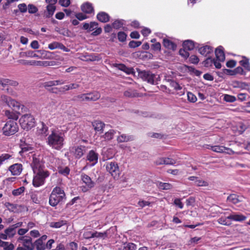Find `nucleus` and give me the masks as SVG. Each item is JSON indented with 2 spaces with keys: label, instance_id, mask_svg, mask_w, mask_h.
<instances>
[{
  "label": "nucleus",
  "instance_id": "40",
  "mask_svg": "<svg viewBox=\"0 0 250 250\" xmlns=\"http://www.w3.org/2000/svg\"><path fill=\"white\" fill-rule=\"evenodd\" d=\"M115 133V131L113 129H110L106 132L103 136V137L105 141H108L112 139Z\"/></svg>",
  "mask_w": 250,
  "mask_h": 250
},
{
  "label": "nucleus",
  "instance_id": "47",
  "mask_svg": "<svg viewBox=\"0 0 250 250\" xmlns=\"http://www.w3.org/2000/svg\"><path fill=\"white\" fill-rule=\"evenodd\" d=\"M12 156L8 153H3L0 156V166L6 160L12 158Z\"/></svg>",
  "mask_w": 250,
  "mask_h": 250
},
{
  "label": "nucleus",
  "instance_id": "30",
  "mask_svg": "<svg viewBox=\"0 0 250 250\" xmlns=\"http://www.w3.org/2000/svg\"><path fill=\"white\" fill-rule=\"evenodd\" d=\"M0 247L3 248V250H13L15 247L14 245L8 242H4L0 240Z\"/></svg>",
  "mask_w": 250,
  "mask_h": 250
},
{
  "label": "nucleus",
  "instance_id": "42",
  "mask_svg": "<svg viewBox=\"0 0 250 250\" xmlns=\"http://www.w3.org/2000/svg\"><path fill=\"white\" fill-rule=\"evenodd\" d=\"M5 232L7 234L8 238H12L16 234V230L10 226L9 228L5 229Z\"/></svg>",
  "mask_w": 250,
  "mask_h": 250
},
{
  "label": "nucleus",
  "instance_id": "4",
  "mask_svg": "<svg viewBox=\"0 0 250 250\" xmlns=\"http://www.w3.org/2000/svg\"><path fill=\"white\" fill-rule=\"evenodd\" d=\"M33 176L32 184L34 187L38 188L43 185L46 178L50 174L47 170H39Z\"/></svg>",
  "mask_w": 250,
  "mask_h": 250
},
{
  "label": "nucleus",
  "instance_id": "28",
  "mask_svg": "<svg viewBox=\"0 0 250 250\" xmlns=\"http://www.w3.org/2000/svg\"><path fill=\"white\" fill-rule=\"evenodd\" d=\"M133 137L132 136L127 135L125 134H122L117 138L118 143L127 142L128 141H132Z\"/></svg>",
  "mask_w": 250,
  "mask_h": 250
},
{
  "label": "nucleus",
  "instance_id": "38",
  "mask_svg": "<svg viewBox=\"0 0 250 250\" xmlns=\"http://www.w3.org/2000/svg\"><path fill=\"white\" fill-rule=\"evenodd\" d=\"M158 187L162 190H168L172 188V185L169 183L158 182L157 184Z\"/></svg>",
  "mask_w": 250,
  "mask_h": 250
},
{
  "label": "nucleus",
  "instance_id": "25",
  "mask_svg": "<svg viewBox=\"0 0 250 250\" xmlns=\"http://www.w3.org/2000/svg\"><path fill=\"white\" fill-rule=\"evenodd\" d=\"M98 26V23L95 21L90 22V23H84L83 24V28L85 30H87L89 32L94 30L97 28Z\"/></svg>",
  "mask_w": 250,
  "mask_h": 250
},
{
  "label": "nucleus",
  "instance_id": "59",
  "mask_svg": "<svg viewBox=\"0 0 250 250\" xmlns=\"http://www.w3.org/2000/svg\"><path fill=\"white\" fill-rule=\"evenodd\" d=\"M54 84L55 83L54 81H50L43 83L42 85L46 89L48 90L50 87H52V86H55Z\"/></svg>",
  "mask_w": 250,
  "mask_h": 250
},
{
  "label": "nucleus",
  "instance_id": "18",
  "mask_svg": "<svg viewBox=\"0 0 250 250\" xmlns=\"http://www.w3.org/2000/svg\"><path fill=\"white\" fill-rule=\"evenodd\" d=\"M216 59L217 62H223L225 60V55L224 52L223 51V48L222 46H220L217 47L215 51Z\"/></svg>",
  "mask_w": 250,
  "mask_h": 250
},
{
  "label": "nucleus",
  "instance_id": "63",
  "mask_svg": "<svg viewBox=\"0 0 250 250\" xmlns=\"http://www.w3.org/2000/svg\"><path fill=\"white\" fill-rule=\"evenodd\" d=\"M5 206L8 209L11 211H14L15 209L16 208V206L15 205L9 202L6 203Z\"/></svg>",
  "mask_w": 250,
  "mask_h": 250
},
{
  "label": "nucleus",
  "instance_id": "5",
  "mask_svg": "<svg viewBox=\"0 0 250 250\" xmlns=\"http://www.w3.org/2000/svg\"><path fill=\"white\" fill-rule=\"evenodd\" d=\"M19 127L17 123L13 120H9L5 124L2 128V133L3 135L9 136L15 134L18 132Z\"/></svg>",
  "mask_w": 250,
  "mask_h": 250
},
{
  "label": "nucleus",
  "instance_id": "15",
  "mask_svg": "<svg viewBox=\"0 0 250 250\" xmlns=\"http://www.w3.org/2000/svg\"><path fill=\"white\" fill-rule=\"evenodd\" d=\"M9 170L12 175H19L22 170V166L21 164L18 163L13 164L9 167Z\"/></svg>",
  "mask_w": 250,
  "mask_h": 250
},
{
  "label": "nucleus",
  "instance_id": "39",
  "mask_svg": "<svg viewBox=\"0 0 250 250\" xmlns=\"http://www.w3.org/2000/svg\"><path fill=\"white\" fill-rule=\"evenodd\" d=\"M93 125L95 130L99 131L103 129L104 124L101 121H96L93 123Z\"/></svg>",
  "mask_w": 250,
  "mask_h": 250
},
{
  "label": "nucleus",
  "instance_id": "43",
  "mask_svg": "<svg viewBox=\"0 0 250 250\" xmlns=\"http://www.w3.org/2000/svg\"><path fill=\"white\" fill-rule=\"evenodd\" d=\"M66 224V221L61 220L56 222H51L50 224V227L53 228H60Z\"/></svg>",
  "mask_w": 250,
  "mask_h": 250
},
{
  "label": "nucleus",
  "instance_id": "20",
  "mask_svg": "<svg viewBox=\"0 0 250 250\" xmlns=\"http://www.w3.org/2000/svg\"><path fill=\"white\" fill-rule=\"evenodd\" d=\"M228 218L234 221L241 222L245 220L246 217L240 213H232L228 216Z\"/></svg>",
  "mask_w": 250,
  "mask_h": 250
},
{
  "label": "nucleus",
  "instance_id": "2",
  "mask_svg": "<svg viewBox=\"0 0 250 250\" xmlns=\"http://www.w3.org/2000/svg\"><path fill=\"white\" fill-rule=\"evenodd\" d=\"M65 199L64 190L59 187L53 188L49 197V203L52 207H55L59 203Z\"/></svg>",
  "mask_w": 250,
  "mask_h": 250
},
{
  "label": "nucleus",
  "instance_id": "41",
  "mask_svg": "<svg viewBox=\"0 0 250 250\" xmlns=\"http://www.w3.org/2000/svg\"><path fill=\"white\" fill-rule=\"evenodd\" d=\"M124 95L126 97L132 98L138 96V93L134 90L128 89L124 92Z\"/></svg>",
  "mask_w": 250,
  "mask_h": 250
},
{
  "label": "nucleus",
  "instance_id": "46",
  "mask_svg": "<svg viewBox=\"0 0 250 250\" xmlns=\"http://www.w3.org/2000/svg\"><path fill=\"white\" fill-rule=\"evenodd\" d=\"M229 219L227 217H222L218 219V222L221 225L225 226H229L231 225V223L229 221Z\"/></svg>",
  "mask_w": 250,
  "mask_h": 250
},
{
  "label": "nucleus",
  "instance_id": "16",
  "mask_svg": "<svg viewBox=\"0 0 250 250\" xmlns=\"http://www.w3.org/2000/svg\"><path fill=\"white\" fill-rule=\"evenodd\" d=\"M204 65L205 67H208L211 66L212 64L215 66L217 69H219L221 67V64L219 62L215 60V59H212L210 57H208L206 60L204 61Z\"/></svg>",
  "mask_w": 250,
  "mask_h": 250
},
{
  "label": "nucleus",
  "instance_id": "1",
  "mask_svg": "<svg viewBox=\"0 0 250 250\" xmlns=\"http://www.w3.org/2000/svg\"><path fill=\"white\" fill-rule=\"evenodd\" d=\"M65 134L60 129L52 128L46 139V143L52 149L60 150L64 144Z\"/></svg>",
  "mask_w": 250,
  "mask_h": 250
},
{
  "label": "nucleus",
  "instance_id": "49",
  "mask_svg": "<svg viewBox=\"0 0 250 250\" xmlns=\"http://www.w3.org/2000/svg\"><path fill=\"white\" fill-rule=\"evenodd\" d=\"M24 190L25 188L24 187H21L17 189L13 190L12 194L13 195L17 196L22 193L24 191Z\"/></svg>",
  "mask_w": 250,
  "mask_h": 250
},
{
  "label": "nucleus",
  "instance_id": "37",
  "mask_svg": "<svg viewBox=\"0 0 250 250\" xmlns=\"http://www.w3.org/2000/svg\"><path fill=\"white\" fill-rule=\"evenodd\" d=\"M35 247H36L37 250H45V245L43 242L38 239L34 242V248Z\"/></svg>",
  "mask_w": 250,
  "mask_h": 250
},
{
  "label": "nucleus",
  "instance_id": "22",
  "mask_svg": "<svg viewBox=\"0 0 250 250\" xmlns=\"http://www.w3.org/2000/svg\"><path fill=\"white\" fill-rule=\"evenodd\" d=\"M97 18L100 21L105 23L109 21L110 17L107 13L104 12H101L97 14Z\"/></svg>",
  "mask_w": 250,
  "mask_h": 250
},
{
  "label": "nucleus",
  "instance_id": "14",
  "mask_svg": "<svg viewBox=\"0 0 250 250\" xmlns=\"http://www.w3.org/2000/svg\"><path fill=\"white\" fill-rule=\"evenodd\" d=\"M98 154L94 150H91L89 151L87 155L86 160L91 163V166H94L98 163Z\"/></svg>",
  "mask_w": 250,
  "mask_h": 250
},
{
  "label": "nucleus",
  "instance_id": "44",
  "mask_svg": "<svg viewBox=\"0 0 250 250\" xmlns=\"http://www.w3.org/2000/svg\"><path fill=\"white\" fill-rule=\"evenodd\" d=\"M37 52L39 53L41 56L40 57L39 56V58H42V59H49L50 58V56L51 54V52L45 51L43 50H37Z\"/></svg>",
  "mask_w": 250,
  "mask_h": 250
},
{
  "label": "nucleus",
  "instance_id": "8",
  "mask_svg": "<svg viewBox=\"0 0 250 250\" xmlns=\"http://www.w3.org/2000/svg\"><path fill=\"white\" fill-rule=\"evenodd\" d=\"M87 150V147L82 145L74 146L69 149L70 153L77 159H80Z\"/></svg>",
  "mask_w": 250,
  "mask_h": 250
},
{
  "label": "nucleus",
  "instance_id": "62",
  "mask_svg": "<svg viewBox=\"0 0 250 250\" xmlns=\"http://www.w3.org/2000/svg\"><path fill=\"white\" fill-rule=\"evenodd\" d=\"M75 17H76V18L78 20H79L80 21H83V20H85L88 18L87 16H86L85 14H83L82 13H76L75 14Z\"/></svg>",
  "mask_w": 250,
  "mask_h": 250
},
{
  "label": "nucleus",
  "instance_id": "19",
  "mask_svg": "<svg viewBox=\"0 0 250 250\" xmlns=\"http://www.w3.org/2000/svg\"><path fill=\"white\" fill-rule=\"evenodd\" d=\"M48 47L50 50H54L57 48H59L65 52H68L69 51V50L66 48L62 43L57 42H54L51 43H49L48 44Z\"/></svg>",
  "mask_w": 250,
  "mask_h": 250
},
{
  "label": "nucleus",
  "instance_id": "31",
  "mask_svg": "<svg viewBox=\"0 0 250 250\" xmlns=\"http://www.w3.org/2000/svg\"><path fill=\"white\" fill-rule=\"evenodd\" d=\"M73 100L77 102L88 101V93H84L75 96L73 97Z\"/></svg>",
  "mask_w": 250,
  "mask_h": 250
},
{
  "label": "nucleus",
  "instance_id": "32",
  "mask_svg": "<svg viewBox=\"0 0 250 250\" xmlns=\"http://www.w3.org/2000/svg\"><path fill=\"white\" fill-rule=\"evenodd\" d=\"M183 46L187 50H191L194 49L195 45L193 41L187 40L184 42Z\"/></svg>",
  "mask_w": 250,
  "mask_h": 250
},
{
  "label": "nucleus",
  "instance_id": "55",
  "mask_svg": "<svg viewBox=\"0 0 250 250\" xmlns=\"http://www.w3.org/2000/svg\"><path fill=\"white\" fill-rule=\"evenodd\" d=\"M244 72V71L243 68L241 66H238L233 70V73H231L230 74V75H233L237 74H243Z\"/></svg>",
  "mask_w": 250,
  "mask_h": 250
},
{
  "label": "nucleus",
  "instance_id": "50",
  "mask_svg": "<svg viewBox=\"0 0 250 250\" xmlns=\"http://www.w3.org/2000/svg\"><path fill=\"white\" fill-rule=\"evenodd\" d=\"M136 246L133 243H128L126 245H125L123 250H136Z\"/></svg>",
  "mask_w": 250,
  "mask_h": 250
},
{
  "label": "nucleus",
  "instance_id": "48",
  "mask_svg": "<svg viewBox=\"0 0 250 250\" xmlns=\"http://www.w3.org/2000/svg\"><path fill=\"white\" fill-rule=\"evenodd\" d=\"M223 100L227 102L233 103L236 101V98L234 96L225 94L224 95Z\"/></svg>",
  "mask_w": 250,
  "mask_h": 250
},
{
  "label": "nucleus",
  "instance_id": "26",
  "mask_svg": "<svg viewBox=\"0 0 250 250\" xmlns=\"http://www.w3.org/2000/svg\"><path fill=\"white\" fill-rule=\"evenodd\" d=\"M56 10L55 5L48 4L46 6V11L44 12V15L46 18L52 17Z\"/></svg>",
  "mask_w": 250,
  "mask_h": 250
},
{
  "label": "nucleus",
  "instance_id": "54",
  "mask_svg": "<svg viewBox=\"0 0 250 250\" xmlns=\"http://www.w3.org/2000/svg\"><path fill=\"white\" fill-rule=\"evenodd\" d=\"M176 163L175 160L168 157H164V165H173Z\"/></svg>",
  "mask_w": 250,
  "mask_h": 250
},
{
  "label": "nucleus",
  "instance_id": "9",
  "mask_svg": "<svg viewBox=\"0 0 250 250\" xmlns=\"http://www.w3.org/2000/svg\"><path fill=\"white\" fill-rule=\"evenodd\" d=\"M106 169L114 179L118 178L119 177L120 170L117 163L111 162L107 163L106 165Z\"/></svg>",
  "mask_w": 250,
  "mask_h": 250
},
{
  "label": "nucleus",
  "instance_id": "12",
  "mask_svg": "<svg viewBox=\"0 0 250 250\" xmlns=\"http://www.w3.org/2000/svg\"><path fill=\"white\" fill-rule=\"evenodd\" d=\"M37 133L43 137H47L49 134L48 126L43 123L41 122L37 128Z\"/></svg>",
  "mask_w": 250,
  "mask_h": 250
},
{
  "label": "nucleus",
  "instance_id": "6",
  "mask_svg": "<svg viewBox=\"0 0 250 250\" xmlns=\"http://www.w3.org/2000/svg\"><path fill=\"white\" fill-rule=\"evenodd\" d=\"M19 121L21 127L25 130L30 129L35 125V119L30 114L22 115Z\"/></svg>",
  "mask_w": 250,
  "mask_h": 250
},
{
  "label": "nucleus",
  "instance_id": "33",
  "mask_svg": "<svg viewBox=\"0 0 250 250\" xmlns=\"http://www.w3.org/2000/svg\"><path fill=\"white\" fill-rule=\"evenodd\" d=\"M227 200L234 204H236L241 201V200L239 198V196L235 194H232L229 196Z\"/></svg>",
  "mask_w": 250,
  "mask_h": 250
},
{
  "label": "nucleus",
  "instance_id": "35",
  "mask_svg": "<svg viewBox=\"0 0 250 250\" xmlns=\"http://www.w3.org/2000/svg\"><path fill=\"white\" fill-rule=\"evenodd\" d=\"M80 86L79 84L72 83L68 85H65L62 87H61V89L62 90V92L69 90L78 88Z\"/></svg>",
  "mask_w": 250,
  "mask_h": 250
},
{
  "label": "nucleus",
  "instance_id": "3",
  "mask_svg": "<svg viewBox=\"0 0 250 250\" xmlns=\"http://www.w3.org/2000/svg\"><path fill=\"white\" fill-rule=\"evenodd\" d=\"M138 76L144 81L151 84H157L160 81V76L148 70H137Z\"/></svg>",
  "mask_w": 250,
  "mask_h": 250
},
{
  "label": "nucleus",
  "instance_id": "51",
  "mask_svg": "<svg viewBox=\"0 0 250 250\" xmlns=\"http://www.w3.org/2000/svg\"><path fill=\"white\" fill-rule=\"evenodd\" d=\"M58 172L61 174L66 176L69 174L70 172V169L67 167H60L59 169Z\"/></svg>",
  "mask_w": 250,
  "mask_h": 250
},
{
  "label": "nucleus",
  "instance_id": "7",
  "mask_svg": "<svg viewBox=\"0 0 250 250\" xmlns=\"http://www.w3.org/2000/svg\"><path fill=\"white\" fill-rule=\"evenodd\" d=\"M0 103L5 104L9 107L13 108L16 110H19L21 108L22 109L23 106L19 102L5 95L1 96Z\"/></svg>",
  "mask_w": 250,
  "mask_h": 250
},
{
  "label": "nucleus",
  "instance_id": "56",
  "mask_svg": "<svg viewBox=\"0 0 250 250\" xmlns=\"http://www.w3.org/2000/svg\"><path fill=\"white\" fill-rule=\"evenodd\" d=\"M49 65V63L47 61H35L34 65L36 66H47Z\"/></svg>",
  "mask_w": 250,
  "mask_h": 250
},
{
  "label": "nucleus",
  "instance_id": "52",
  "mask_svg": "<svg viewBox=\"0 0 250 250\" xmlns=\"http://www.w3.org/2000/svg\"><path fill=\"white\" fill-rule=\"evenodd\" d=\"M188 100L192 103H195L197 101V98L192 93L188 92L187 93Z\"/></svg>",
  "mask_w": 250,
  "mask_h": 250
},
{
  "label": "nucleus",
  "instance_id": "53",
  "mask_svg": "<svg viewBox=\"0 0 250 250\" xmlns=\"http://www.w3.org/2000/svg\"><path fill=\"white\" fill-rule=\"evenodd\" d=\"M126 34L124 32H119L118 33V38L119 41L124 42L126 40Z\"/></svg>",
  "mask_w": 250,
  "mask_h": 250
},
{
  "label": "nucleus",
  "instance_id": "11",
  "mask_svg": "<svg viewBox=\"0 0 250 250\" xmlns=\"http://www.w3.org/2000/svg\"><path fill=\"white\" fill-rule=\"evenodd\" d=\"M81 179L86 186H82V190L83 192H86L94 186L95 183L91 180L90 177L85 174L81 175Z\"/></svg>",
  "mask_w": 250,
  "mask_h": 250
},
{
  "label": "nucleus",
  "instance_id": "34",
  "mask_svg": "<svg viewBox=\"0 0 250 250\" xmlns=\"http://www.w3.org/2000/svg\"><path fill=\"white\" fill-rule=\"evenodd\" d=\"M242 60L239 61L241 66L248 70H250L249 59L245 56H242Z\"/></svg>",
  "mask_w": 250,
  "mask_h": 250
},
{
  "label": "nucleus",
  "instance_id": "64",
  "mask_svg": "<svg viewBox=\"0 0 250 250\" xmlns=\"http://www.w3.org/2000/svg\"><path fill=\"white\" fill-rule=\"evenodd\" d=\"M189 61L192 63L197 64L198 63L199 59L197 56L193 55L189 57Z\"/></svg>",
  "mask_w": 250,
  "mask_h": 250
},
{
  "label": "nucleus",
  "instance_id": "58",
  "mask_svg": "<svg viewBox=\"0 0 250 250\" xmlns=\"http://www.w3.org/2000/svg\"><path fill=\"white\" fill-rule=\"evenodd\" d=\"M28 12L31 14H34L38 11L37 8L33 4H29L28 5Z\"/></svg>",
  "mask_w": 250,
  "mask_h": 250
},
{
  "label": "nucleus",
  "instance_id": "61",
  "mask_svg": "<svg viewBox=\"0 0 250 250\" xmlns=\"http://www.w3.org/2000/svg\"><path fill=\"white\" fill-rule=\"evenodd\" d=\"M174 205L178 207V208H179L181 209L183 208L184 207V204L181 202V199L179 198H176L174 199Z\"/></svg>",
  "mask_w": 250,
  "mask_h": 250
},
{
  "label": "nucleus",
  "instance_id": "27",
  "mask_svg": "<svg viewBox=\"0 0 250 250\" xmlns=\"http://www.w3.org/2000/svg\"><path fill=\"white\" fill-rule=\"evenodd\" d=\"M163 45L166 48L172 50H175L177 47L176 44L167 39L163 40Z\"/></svg>",
  "mask_w": 250,
  "mask_h": 250
},
{
  "label": "nucleus",
  "instance_id": "23",
  "mask_svg": "<svg viewBox=\"0 0 250 250\" xmlns=\"http://www.w3.org/2000/svg\"><path fill=\"white\" fill-rule=\"evenodd\" d=\"M81 9L85 13L91 14L94 13V8L92 4L89 2L83 3L81 6Z\"/></svg>",
  "mask_w": 250,
  "mask_h": 250
},
{
  "label": "nucleus",
  "instance_id": "21",
  "mask_svg": "<svg viewBox=\"0 0 250 250\" xmlns=\"http://www.w3.org/2000/svg\"><path fill=\"white\" fill-rule=\"evenodd\" d=\"M213 51V47L208 45H205L199 48V53L205 56L212 53Z\"/></svg>",
  "mask_w": 250,
  "mask_h": 250
},
{
  "label": "nucleus",
  "instance_id": "24",
  "mask_svg": "<svg viewBox=\"0 0 250 250\" xmlns=\"http://www.w3.org/2000/svg\"><path fill=\"white\" fill-rule=\"evenodd\" d=\"M118 69L122 70L127 74H130L133 73V69L132 68L127 67L125 64L122 63H116L114 65Z\"/></svg>",
  "mask_w": 250,
  "mask_h": 250
},
{
  "label": "nucleus",
  "instance_id": "17",
  "mask_svg": "<svg viewBox=\"0 0 250 250\" xmlns=\"http://www.w3.org/2000/svg\"><path fill=\"white\" fill-rule=\"evenodd\" d=\"M167 81L169 82L170 86L173 87L176 91H180L177 93L180 96L183 95L185 94V90L182 87L176 82L171 79H167Z\"/></svg>",
  "mask_w": 250,
  "mask_h": 250
},
{
  "label": "nucleus",
  "instance_id": "10",
  "mask_svg": "<svg viewBox=\"0 0 250 250\" xmlns=\"http://www.w3.org/2000/svg\"><path fill=\"white\" fill-rule=\"evenodd\" d=\"M18 241L21 242L22 246L28 250H34V243H33L32 239L30 236L27 235L20 236L18 239Z\"/></svg>",
  "mask_w": 250,
  "mask_h": 250
},
{
  "label": "nucleus",
  "instance_id": "57",
  "mask_svg": "<svg viewBox=\"0 0 250 250\" xmlns=\"http://www.w3.org/2000/svg\"><path fill=\"white\" fill-rule=\"evenodd\" d=\"M141 44L142 42L140 41H131L129 42L128 45L130 48H135L139 46Z\"/></svg>",
  "mask_w": 250,
  "mask_h": 250
},
{
  "label": "nucleus",
  "instance_id": "29",
  "mask_svg": "<svg viewBox=\"0 0 250 250\" xmlns=\"http://www.w3.org/2000/svg\"><path fill=\"white\" fill-rule=\"evenodd\" d=\"M87 93L88 101H96L101 97L100 93L97 91H93Z\"/></svg>",
  "mask_w": 250,
  "mask_h": 250
},
{
  "label": "nucleus",
  "instance_id": "13",
  "mask_svg": "<svg viewBox=\"0 0 250 250\" xmlns=\"http://www.w3.org/2000/svg\"><path fill=\"white\" fill-rule=\"evenodd\" d=\"M31 166L34 173H36L39 170H42L43 164L39 158L33 157Z\"/></svg>",
  "mask_w": 250,
  "mask_h": 250
},
{
  "label": "nucleus",
  "instance_id": "45",
  "mask_svg": "<svg viewBox=\"0 0 250 250\" xmlns=\"http://www.w3.org/2000/svg\"><path fill=\"white\" fill-rule=\"evenodd\" d=\"M211 149L217 153H224L225 150V146H215L211 147Z\"/></svg>",
  "mask_w": 250,
  "mask_h": 250
},
{
  "label": "nucleus",
  "instance_id": "36",
  "mask_svg": "<svg viewBox=\"0 0 250 250\" xmlns=\"http://www.w3.org/2000/svg\"><path fill=\"white\" fill-rule=\"evenodd\" d=\"M125 24V21L123 20H117L112 23V27L116 29H120Z\"/></svg>",
  "mask_w": 250,
  "mask_h": 250
},
{
  "label": "nucleus",
  "instance_id": "60",
  "mask_svg": "<svg viewBox=\"0 0 250 250\" xmlns=\"http://www.w3.org/2000/svg\"><path fill=\"white\" fill-rule=\"evenodd\" d=\"M179 54L181 56L183 57L184 58H187L189 57V54L188 52L187 51V50L185 49H181L179 50Z\"/></svg>",
  "mask_w": 250,
  "mask_h": 250
}]
</instances>
